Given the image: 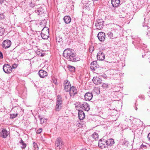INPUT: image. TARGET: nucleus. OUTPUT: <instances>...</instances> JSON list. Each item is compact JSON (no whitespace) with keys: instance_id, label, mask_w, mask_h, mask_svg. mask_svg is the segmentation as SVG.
<instances>
[{"instance_id":"obj_1","label":"nucleus","mask_w":150,"mask_h":150,"mask_svg":"<svg viewBox=\"0 0 150 150\" xmlns=\"http://www.w3.org/2000/svg\"><path fill=\"white\" fill-rule=\"evenodd\" d=\"M63 56L69 61L74 62L78 61L79 58H76V53L71 49H66L63 53Z\"/></svg>"},{"instance_id":"obj_2","label":"nucleus","mask_w":150,"mask_h":150,"mask_svg":"<svg viewBox=\"0 0 150 150\" xmlns=\"http://www.w3.org/2000/svg\"><path fill=\"white\" fill-rule=\"evenodd\" d=\"M49 29L47 27H45L42 30L41 35L43 39H47L49 37Z\"/></svg>"},{"instance_id":"obj_3","label":"nucleus","mask_w":150,"mask_h":150,"mask_svg":"<svg viewBox=\"0 0 150 150\" xmlns=\"http://www.w3.org/2000/svg\"><path fill=\"white\" fill-rule=\"evenodd\" d=\"M64 143L61 138L58 137L55 142V146L56 149H60L64 146Z\"/></svg>"},{"instance_id":"obj_4","label":"nucleus","mask_w":150,"mask_h":150,"mask_svg":"<svg viewBox=\"0 0 150 150\" xmlns=\"http://www.w3.org/2000/svg\"><path fill=\"white\" fill-rule=\"evenodd\" d=\"M104 21L101 19H98L96 22V28L98 30H101L103 27Z\"/></svg>"},{"instance_id":"obj_5","label":"nucleus","mask_w":150,"mask_h":150,"mask_svg":"<svg viewBox=\"0 0 150 150\" xmlns=\"http://www.w3.org/2000/svg\"><path fill=\"white\" fill-rule=\"evenodd\" d=\"M11 42L9 40H5L2 43V46L4 49H6L9 48L11 46Z\"/></svg>"},{"instance_id":"obj_6","label":"nucleus","mask_w":150,"mask_h":150,"mask_svg":"<svg viewBox=\"0 0 150 150\" xmlns=\"http://www.w3.org/2000/svg\"><path fill=\"white\" fill-rule=\"evenodd\" d=\"M4 71L6 73H10L12 71L11 67L8 64H5L3 66Z\"/></svg>"},{"instance_id":"obj_7","label":"nucleus","mask_w":150,"mask_h":150,"mask_svg":"<svg viewBox=\"0 0 150 150\" xmlns=\"http://www.w3.org/2000/svg\"><path fill=\"white\" fill-rule=\"evenodd\" d=\"M98 37L100 41L103 42L105 40V34L103 32H100L98 34Z\"/></svg>"},{"instance_id":"obj_8","label":"nucleus","mask_w":150,"mask_h":150,"mask_svg":"<svg viewBox=\"0 0 150 150\" xmlns=\"http://www.w3.org/2000/svg\"><path fill=\"white\" fill-rule=\"evenodd\" d=\"M98 146L101 148H104L107 146L105 141L103 139H100L98 142Z\"/></svg>"},{"instance_id":"obj_9","label":"nucleus","mask_w":150,"mask_h":150,"mask_svg":"<svg viewBox=\"0 0 150 150\" xmlns=\"http://www.w3.org/2000/svg\"><path fill=\"white\" fill-rule=\"evenodd\" d=\"M93 97V94L92 93L90 92L86 93L84 96L85 99L86 101H90L92 99Z\"/></svg>"},{"instance_id":"obj_10","label":"nucleus","mask_w":150,"mask_h":150,"mask_svg":"<svg viewBox=\"0 0 150 150\" xmlns=\"http://www.w3.org/2000/svg\"><path fill=\"white\" fill-rule=\"evenodd\" d=\"M80 106L82 109L85 111H88L90 109L89 105L86 103H84L83 104H81Z\"/></svg>"},{"instance_id":"obj_11","label":"nucleus","mask_w":150,"mask_h":150,"mask_svg":"<svg viewBox=\"0 0 150 150\" xmlns=\"http://www.w3.org/2000/svg\"><path fill=\"white\" fill-rule=\"evenodd\" d=\"M77 92V89L74 86H71L69 91V94L70 97L74 96Z\"/></svg>"},{"instance_id":"obj_12","label":"nucleus","mask_w":150,"mask_h":150,"mask_svg":"<svg viewBox=\"0 0 150 150\" xmlns=\"http://www.w3.org/2000/svg\"><path fill=\"white\" fill-rule=\"evenodd\" d=\"M97 57L98 60H103L105 59V55L101 51L99 52L97 54Z\"/></svg>"},{"instance_id":"obj_13","label":"nucleus","mask_w":150,"mask_h":150,"mask_svg":"<svg viewBox=\"0 0 150 150\" xmlns=\"http://www.w3.org/2000/svg\"><path fill=\"white\" fill-rule=\"evenodd\" d=\"M38 74L41 78H44L47 76V73L43 70H40L39 71Z\"/></svg>"},{"instance_id":"obj_14","label":"nucleus","mask_w":150,"mask_h":150,"mask_svg":"<svg viewBox=\"0 0 150 150\" xmlns=\"http://www.w3.org/2000/svg\"><path fill=\"white\" fill-rule=\"evenodd\" d=\"M93 81L95 84H100L103 83L101 79L98 77H94L93 79Z\"/></svg>"},{"instance_id":"obj_15","label":"nucleus","mask_w":150,"mask_h":150,"mask_svg":"<svg viewBox=\"0 0 150 150\" xmlns=\"http://www.w3.org/2000/svg\"><path fill=\"white\" fill-rule=\"evenodd\" d=\"M98 65L97 64V62L96 61H95L92 62L91 64V69L95 70L96 68H97Z\"/></svg>"},{"instance_id":"obj_16","label":"nucleus","mask_w":150,"mask_h":150,"mask_svg":"<svg viewBox=\"0 0 150 150\" xmlns=\"http://www.w3.org/2000/svg\"><path fill=\"white\" fill-rule=\"evenodd\" d=\"M78 117L80 120H83L85 117V115L84 112L81 110H79L78 112Z\"/></svg>"},{"instance_id":"obj_17","label":"nucleus","mask_w":150,"mask_h":150,"mask_svg":"<svg viewBox=\"0 0 150 150\" xmlns=\"http://www.w3.org/2000/svg\"><path fill=\"white\" fill-rule=\"evenodd\" d=\"M111 4L113 7H118L119 5L120 1V0H111Z\"/></svg>"},{"instance_id":"obj_18","label":"nucleus","mask_w":150,"mask_h":150,"mask_svg":"<svg viewBox=\"0 0 150 150\" xmlns=\"http://www.w3.org/2000/svg\"><path fill=\"white\" fill-rule=\"evenodd\" d=\"M1 136L4 138H6L8 135V132L5 129H3L1 133Z\"/></svg>"},{"instance_id":"obj_19","label":"nucleus","mask_w":150,"mask_h":150,"mask_svg":"<svg viewBox=\"0 0 150 150\" xmlns=\"http://www.w3.org/2000/svg\"><path fill=\"white\" fill-rule=\"evenodd\" d=\"M105 143L107 145V146H111L115 143L114 141L112 139H108L107 140L105 141Z\"/></svg>"},{"instance_id":"obj_20","label":"nucleus","mask_w":150,"mask_h":150,"mask_svg":"<svg viewBox=\"0 0 150 150\" xmlns=\"http://www.w3.org/2000/svg\"><path fill=\"white\" fill-rule=\"evenodd\" d=\"M71 18L69 16H65L64 18V20L65 23L67 24L69 23L71 21Z\"/></svg>"},{"instance_id":"obj_21","label":"nucleus","mask_w":150,"mask_h":150,"mask_svg":"<svg viewBox=\"0 0 150 150\" xmlns=\"http://www.w3.org/2000/svg\"><path fill=\"white\" fill-rule=\"evenodd\" d=\"M37 9L35 10V11L38 15L42 14L44 13V10L40 6L39 7H37Z\"/></svg>"},{"instance_id":"obj_22","label":"nucleus","mask_w":150,"mask_h":150,"mask_svg":"<svg viewBox=\"0 0 150 150\" xmlns=\"http://www.w3.org/2000/svg\"><path fill=\"white\" fill-rule=\"evenodd\" d=\"M62 102L60 101L57 102V104L56 106V110L57 111H59L61 109V108Z\"/></svg>"},{"instance_id":"obj_23","label":"nucleus","mask_w":150,"mask_h":150,"mask_svg":"<svg viewBox=\"0 0 150 150\" xmlns=\"http://www.w3.org/2000/svg\"><path fill=\"white\" fill-rule=\"evenodd\" d=\"M108 37L110 39H112L116 38L117 37V36L113 35V33L111 31L109 32L107 34Z\"/></svg>"},{"instance_id":"obj_24","label":"nucleus","mask_w":150,"mask_h":150,"mask_svg":"<svg viewBox=\"0 0 150 150\" xmlns=\"http://www.w3.org/2000/svg\"><path fill=\"white\" fill-rule=\"evenodd\" d=\"M69 70L71 72H74L75 71V67L73 66L69 65L67 66Z\"/></svg>"},{"instance_id":"obj_25","label":"nucleus","mask_w":150,"mask_h":150,"mask_svg":"<svg viewBox=\"0 0 150 150\" xmlns=\"http://www.w3.org/2000/svg\"><path fill=\"white\" fill-rule=\"evenodd\" d=\"M5 29L4 27L0 25V36H2L4 32Z\"/></svg>"},{"instance_id":"obj_26","label":"nucleus","mask_w":150,"mask_h":150,"mask_svg":"<svg viewBox=\"0 0 150 150\" xmlns=\"http://www.w3.org/2000/svg\"><path fill=\"white\" fill-rule=\"evenodd\" d=\"M93 91L97 94H99L100 93V88L98 87H95L93 89Z\"/></svg>"},{"instance_id":"obj_27","label":"nucleus","mask_w":150,"mask_h":150,"mask_svg":"<svg viewBox=\"0 0 150 150\" xmlns=\"http://www.w3.org/2000/svg\"><path fill=\"white\" fill-rule=\"evenodd\" d=\"M71 87V85H65L64 87V89L66 91H69Z\"/></svg>"},{"instance_id":"obj_28","label":"nucleus","mask_w":150,"mask_h":150,"mask_svg":"<svg viewBox=\"0 0 150 150\" xmlns=\"http://www.w3.org/2000/svg\"><path fill=\"white\" fill-rule=\"evenodd\" d=\"M93 138L95 140H96L98 139V134L96 132H94L92 135Z\"/></svg>"},{"instance_id":"obj_29","label":"nucleus","mask_w":150,"mask_h":150,"mask_svg":"<svg viewBox=\"0 0 150 150\" xmlns=\"http://www.w3.org/2000/svg\"><path fill=\"white\" fill-rule=\"evenodd\" d=\"M60 101V102H62V99L61 97V96L60 95H58L57 96V102H58V101Z\"/></svg>"},{"instance_id":"obj_30","label":"nucleus","mask_w":150,"mask_h":150,"mask_svg":"<svg viewBox=\"0 0 150 150\" xmlns=\"http://www.w3.org/2000/svg\"><path fill=\"white\" fill-rule=\"evenodd\" d=\"M51 82L52 83H54L55 84H56L57 83V79L54 78H52Z\"/></svg>"},{"instance_id":"obj_31","label":"nucleus","mask_w":150,"mask_h":150,"mask_svg":"<svg viewBox=\"0 0 150 150\" xmlns=\"http://www.w3.org/2000/svg\"><path fill=\"white\" fill-rule=\"evenodd\" d=\"M17 115V114H12L10 115V118H15Z\"/></svg>"},{"instance_id":"obj_32","label":"nucleus","mask_w":150,"mask_h":150,"mask_svg":"<svg viewBox=\"0 0 150 150\" xmlns=\"http://www.w3.org/2000/svg\"><path fill=\"white\" fill-rule=\"evenodd\" d=\"M5 18V16L4 15V13H3L0 14V18L1 19H4Z\"/></svg>"},{"instance_id":"obj_33","label":"nucleus","mask_w":150,"mask_h":150,"mask_svg":"<svg viewBox=\"0 0 150 150\" xmlns=\"http://www.w3.org/2000/svg\"><path fill=\"white\" fill-rule=\"evenodd\" d=\"M20 144L22 145V146H21V147L23 149H25L26 146V144L24 142Z\"/></svg>"},{"instance_id":"obj_34","label":"nucleus","mask_w":150,"mask_h":150,"mask_svg":"<svg viewBox=\"0 0 150 150\" xmlns=\"http://www.w3.org/2000/svg\"><path fill=\"white\" fill-rule=\"evenodd\" d=\"M42 131V128H39L37 131L36 133L37 134H39L41 133Z\"/></svg>"},{"instance_id":"obj_35","label":"nucleus","mask_w":150,"mask_h":150,"mask_svg":"<svg viewBox=\"0 0 150 150\" xmlns=\"http://www.w3.org/2000/svg\"><path fill=\"white\" fill-rule=\"evenodd\" d=\"M70 84V82L68 81L67 80H65L64 81V84Z\"/></svg>"},{"instance_id":"obj_36","label":"nucleus","mask_w":150,"mask_h":150,"mask_svg":"<svg viewBox=\"0 0 150 150\" xmlns=\"http://www.w3.org/2000/svg\"><path fill=\"white\" fill-rule=\"evenodd\" d=\"M90 52H92L94 50V47L93 46H91L90 47Z\"/></svg>"},{"instance_id":"obj_37","label":"nucleus","mask_w":150,"mask_h":150,"mask_svg":"<svg viewBox=\"0 0 150 150\" xmlns=\"http://www.w3.org/2000/svg\"><path fill=\"white\" fill-rule=\"evenodd\" d=\"M45 119L43 118L40 119V122L41 124H43L44 123L45 121Z\"/></svg>"},{"instance_id":"obj_38","label":"nucleus","mask_w":150,"mask_h":150,"mask_svg":"<svg viewBox=\"0 0 150 150\" xmlns=\"http://www.w3.org/2000/svg\"><path fill=\"white\" fill-rule=\"evenodd\" d=\"M17 65L16 64H14L12 65V67L13 69H15L17 67Z\"/></svg>"},{"instance_id":"obj_39","label":"nucleus","mask_w":150,"mask_h":150,"mask_svg":"<svg viewBox=\"0 0 150 150\" xmlns=\"http://www.w3.org/2000/svg\"><path fill=\"white\" fill-rule=\"evenodd\" d=\"M62 40L61 38V39H59L58 38H56V40L57 42H59L62 41Z\"/></svg>"},{"instance_id":"obj_40","label":"nucleus","mask_w":150,"mask_h":150,"mask_svg":"<svg viewBox=\"0 0 150 150\" xmlns=\"http://www.w3.org/2000/svg\"><path fill=\"white\" fill-rule=\"evenodd\" d=\"M3 58V55L2 53L0 52V58L2 59Z\"/></svg>"},{"instance_id":"obj_41","label":"nucleus","mask_w":150,"mask_h":150,"mask_svg":"<svg viewBox=\"0 0 150 150\" xmlns=\"http://www.w3.org/2000/svg\"><path fill=\"white\" fill-rule=\"evenodd\" d=\"M108 85H102L101 87H103L104 88H106L108 86Z\"/></svg>"},{"instance_id":"obj_42","label":"nucleus","mask_w":150,"mask_h":150,"mask_svg":"<svg viewBox=\"0 0 150 150\" xmlns=\"http://www.w3.org/2000/svg\"><path fill=\"white\" fill-rule=\"evenodd\" d=\"M102 76L104 79H106V78L107 77V76L105 74H103L102 75Z\"/></svg>"},{"instance_id":"obj_43","label":"nucleus","mask_w":150,"mask_h":150,"mask_svg":"<svg viewBox=\"0 0 150 150\" xmlns=\"http://www.w3.org/2000/svg\"><path fill=\"white\" fill-rule=\"evenodd\" d=\"M147 138L149 141H150V133H149L147 136Z\"/></svg>"},{"instance_id":"obj_44","label":"nucleus","mask_w":150,"mask_h":150,"mask_svg":"<svg viewBox=\"0 0 150 150\" xmlns=\"http://www.w3.org/2000/svg\"><path fill=\"white\" fill-rule=\"evenodd\" d=\"M77 126L79 127H81V125L80 123H78L77 124Z\"/></svg>"},{"instance_id":"obj_45","label":"nucleus","mask_w":150,"mask_h":150,"mask_svg":"<svg viewBox=\"0 0 150 150\" xmlns=\"http://www.w3.org/2000/svg\"><path fill=\"white\" fill-rule=\"evenodd\" d=\"M4 0H0V3L1 4L4 3Z\"/></svg>"},{"instance_id":"obj_46","label":"nucleus","mask_w":150,"mask_h":150,"mask_svg":"<svg viewBox=\"0 0 150 150\" xmlns=\"http://www.w3.org/2000/svg\"><path fill=\"white\" fill-rule=\"evenodd\" d=\"M24 143L22 139H21V141L19 143L20 144H21L23 143Z\"/></svg>"},{"instance_id":"obj_47","label":"nucleus","mask_w":150,"mask_h":150,"mask_svg":"<svg viewBox=\"0 0 150 150\" xmlns=\"http://www.w3.org/2000/svg\"><path fill=\"white\" fill-rule=\"evenodd\" d=\"M135 105H136V107H135V110H137V105H136V103H135Z\"/></svg>"},{"instance_id":"obj_48","label":"nucleus","mask_w":150,"mask_h":150,"mask_svg":"<svg viewBox=\"0 0 150 150\" xmlns=\"http://www.w3.org/2000/svg\"><path fill=\"white\" fill-rule=\"evenodd\" d=\"M80 150H87L86 148H83L81 149Z\"/></svg>"},{"instance_id":"obj_49","label":"nucleus","mask_w":150,"mask_h":150,"mask_svg":"<svg viewBox=\"0 0 150 150\" xmlns=\"http://www.w3.org/2000/svg\"><path fill=\"white\" fill-rule=\"evenodd\" d=\"M35 5L34 4V5H33V6H32V5H31L30 6L32 7H35Z\"/></svg>"},{"instance_id":"obj_50","label":"nucleus","mask_w":150,"mask_h":150,"mask_svg":"<svg viewBox=\"0 0 150 150\" xmlns=\"http://www.w3.org/2000/svg\"><path fill=\"white\" fill-rule=\"evenodd\" d=\"M138 121L139 122L141 123H142V122H141L140 120H138Z\"/></svg>"},{"instance_id":"obj_51","label":"nucleus","mask_w":150,"mask_h":150,"mask_svg":"<svg viewBox=\"0 0 150 150\" xmlns=\"http://www.w3.org/2000/svg\"><path fill=\"white\" fill-rule=\"evenodd\" d=\"M38 147H37V148H36L35 149V150H38Z\"/></svg>"},{"instance_id":"obj_52","label":"nucleus","mask_w":150,"mask_h":150,"mask_svg":"<svg viewBox=\"0 0 150 150\" xmlns=\"http://www.w3.org/2000/svg\"><path fill=\"white\" fill-rule=\"evenodd\" d=\"M92 0L93 1H96L97 0Z\"/></svg>"},{"instance_id":"obj_53","label":"nucleus","mask_w":150,"mask_h":150,"mask_svg":"<svg viewBox=\"0 0 150 150\" xmlns=\"http://www.w3.org/2000/svg\"><path fill=\"white\" fill-rule=\"evenodd\" d=\"M103 84H105L104 83H103Z\"/></svg>"}]
</instances>
